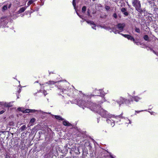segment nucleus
<instances>
[{
    "mask_svg": "<svg viewBox=\"0 0 158 158\" xmlns=\"http://www.w3.org/2000/svg\"><path fill=\"white\" fill-rule=\"evenodd\" d=\"M95 92H96V94H97L96 95L100 96L102 94L104 95V94L102 92V90H96Z\"/></svg>",
    "mask_w": 158,
    "mask_h": 158,
    "instance_id": "obj_12",
    "label": "nucleus"
},
{
    "mask_svg": "<svg viewBox=\"0 0 158 158\" xmlns=\"http://www.w3.org/2000/svg\"><path fill=\"white\" fill-rule=\"evenodd\" d=\"M134 99L135 101L137 102L139 101V100L140 99V98L138 97L135 96L134 98Z\"/></svg>",
    "mask_w": 158,
    "mask_h": 158,
    "instance_id": "obj_18",
    "label": "nucleus"
},
{
    "mask_svg": "<svg viewBox=\"0 0 158 158\" xmlns=\"http://www.w3.org/2000/svg\"><path fill=\"white\" fill-rule=\"evenodd\" d=\"M140 111H136V112H137L138 113H139V112H140Z\"/></svg>",
    "mask_w": 158,
    "mask_h": 158,
    "instance_id": "obj_38",
    "label": "nucleus"
},
{
    "mask_svg": "<svg viewBox=\"0 0 158 158\" xmlns=\"http://www.w3.org/2000/svg\"><path fill=\"white\" fill-rule=\"evenodd\" d=\"M105 9L106 10H109L110 9V7L108 6H106Z\"/></svg>",
    "mask_w": 158,
    "mask_h": 158,
    "instance_id": "obj_27",
    "label": "nucleus"
},
{
    "mask_svg": "<svg viewBox=\"0 0 158 158\" xmlns=\"http://www.w3.org/2000/svg\"><path fill=\"white\" fill-rule=\"evenodd\" d=\"M118 102H120L121 103H125L127 105H129V103H130V102L129 100H125L122 97H120L118 101Z\"/></svg>",
    "mask_w": 158,
    "mask_h": 158,
    "instance_id": "obj_7",
    "label": "nucleus"
},
{
    "mask_svg": "<svg viewBox=\"0 0 158 158\" xmlns=\"http://www.w3.org/2000/svg\"><path fill=\"white\" fill-rule=\"evenodd\" d=\"M154 52L155 53V54H156V53Z\"/></svg>",
    "mask_w": 158,
    "mask_h": 158,
    "instance_id": "obj_42",
    "label": "nucleus"
},
{
    "mask_svg": "<svg viewBox=\"0 0 158 158\" xmlns=\"http://www.w3.org/2000/svg\"><path fill=\"white\" fill-rule=\"evenodd\" d=\"M19 93L21 92V89H19V90L18 91Z\"/></svg>",
    "mask_w": 158,
    "mask_h": 158,
    "instance_id": "obj_35",
    "label": "nucleus"
},
{
    "mask_svg": "<svg viewBox=\"0 0 158 158\" xmlns=\"http://www.w3.org/2000/svg\"><path fill=\"white\" fill-rule=\"evenodd\" d=\"M17 98H19V97L18 96H17Z\"/></svg>",
    "mask_w": 158,
    "mask_h": 158,
    "instance_id": "obj_41",
    "label": "nucleus"
},
{
    "mask_svg": "<svg viewBox=\"0 0 158 158\" xmlns=\"http://www.w3.org/2000/svg\"><path fill=\"white\" fill-rule=\"evenodd\" d=\"M125 26L124 23H119L117 25L116 27L113 29V31L115 33H119L120 32L122 31L123 28Z\"/></svg>",
    "mask_w": 158,
    "mask_h": 158,
    "instance_id": "obj_2",
    "label": "nucleus"
},
{
    "mask_svg": "<svg viewBox=\"0 0 158 158\" xmlns=\"http://www.w3.org/2000/svg\"><path fill=\"white\" fill-rule=\"evenodd\" d=\"M7 9V5H5L2 8V11H5Z\"/></svg>",
    "mask_w": 158,
    "mask_h": 158,
    "instance_id": "obj_21",
    "label": "nucleus"
},
{
    "mask_svg": "<svg viewBox=\"0 0 158 158\" xmlns=\"http://www.w3.org/2000/svg\"><path fill=\"white\" fill-rule=\"evenodd\" d=\"M133 41L134 42V43H135L137 45H139V43L138 42L136 41L135 40V41Z\"/></svg>",
    "mask_w": 158,
    "mask_h": 158,
    "instance_id": "obj_29",
    "label": "nucleus"
},
{
    "mask_svg": "<svg viewBox=\"0 0 158 158\" xmlns=\"http://www.w3.org/2000/svg\"><path fill=\"white\" fill-rule=\"evenodd\" d=\"M87 15L89 16H90V13H89V10H88L87 11Z\"/></svg>",
    "mask_w": 158,
    "mask_h": 158,
    "instance_id": "obj_28",
    "label": "nucleus"
},
{
    "mask_svg": "<svg viewBox=\"0 0 158 158\" xmlns=\"http://www.w3.org/2000/svg\"><path fill=\"white\" fill-rule=\"evenodd\" d=\"M110 157H111V158H114V157L111 155H110Z\"/></svg>",
    "mask_w": 158,
    "mask_h": 158,
    "instance_id": "obj_36",
    "label": "nucleus"
},
{
    "mask_svg": "<svg viewBox=\"0 0 158 158\" xmlns=\"http://www.w3.org/2000/svg\"><path fill=\"white\" fill-rule=\"evenodd\" d=\"M103 101H104V102H105V99H104V98H103Z\"/></svg>",
    "mask_w": 158,
    "mask_h": 158,
    "instance_id": "obj_40",
    "label": "nucleus"
},
{
    "mask_svg": "<svg viewBox=\"0 0 158 158\" xmlns=\"http://www.w3.org/2000/svg\"><path fill=\"white\" fill-rule=\"evenodd\" d=\"M113 17H114V18H117V15H116V14L115 13H114V14H113Z\"/></svg>",
    "mask_w": 158,
    "mask_h": 158,
    "instance_id": "obj_30",
    "label": "nucleus"
},
{
    "mask_svg": "<svg viewBox=\"0 0 158 158\" xmlns=\"http://www.w3.org/2000/svg\"><path fill=\"white\" fill-rule=\"evenodd\" d=\"M26 9V7H23L21 8L18 11L19 13H20L24 12Z\"/></svg>",
    "mask_w": 158,
    "mask_h": 158,
    "instance_id": "obj_14",
    "label": "nucleus"
},
{
    "mask_svg": "<svg viewBox=\"0 0 158 158\" xmlns=\"http://www.w3.org/2000/svg\"><path fill=\"white\" fill-rule=\"evenodd\" d=\"M21 109L22 108L20 107L18 108V109L19 111H22L23 113H25L29 112H34L37 111V110H35L26 109L25 110H21Z\"/></svg>",
    "mask_w": 158,
    "mask_h": 158,
    "instance_id": "obj_6",
    "label": "nucleus"
},
{
    "mask_svg": "<svg viewBox=\"0 0 158 158\" xmlns=\"http://www.w3.org/2000/svg\"><path fill=\"white\" fill-rule=\"evenodd\" d=\"M86 22L87 23H88V24H89L91 26L92 28L93 29H94L95 30L96 29V26H95V24L94 23V22H93V21H86Z\"/></svg>",
    "mask_w": 158,
    "mask_h": 158,
    "instance_id": "obj_9",
    "label": "nucleus"
},
{
    "mask_svg": "<svg viewBox=\"0 0 158 158\" xmlns=\"http://www.w3.org/2000/svg\"><path fill=\"white\" fill-rule=\"evenodd\" d=\"M121 10L125 15L127 16L128 15V13L126 12V9L125 8H122L121 9Z\"/></svg>",
    "mask_w": 158,
    "mask_h": 158,
    "instance_id": "obj_10",
    "label": "nucleus"
},
{
    "mask_svg": "<svg viewBox=\"0 0 158 158\" xmlns=\"http://www.w3.org/2000/svg\"><path fill=\"white\" fill-rule=\"evenodd\" d=\"M56 82L53 81H49L48 82L46 83V84L51 85H54Z\"/></svg>",
    "mask_w": 158,
    "mask_h": 158,
    "instance_id": "obj_16",
    "label": "nucleus"
},
{
    "mask_svg": "<svg viewBox=\"0 0 158 158\" xmlns=\"http://www.w3.org/2000/svg\"><path fill=\"white\" fill-rule=\"evenodd\" d=\"M6 17H2L1 18V22H3L6 19Z\"/></svg>",
    "mask_w": 158,
    "mask_h": 158,
    "instance_id": "obj_24",
    "label": "nucleus"
},
{
    "mask_svg": "<svg viewBox=\"0 0 158 158\" xmlns=\"http://www.w3.org/2000/svg\"><path fill=\"white\" fill-rule=\"evenodd\" d=\"M135 31L136 32L139 33L140 32V30L139 28L136 27L135 28Z\"/></svg>",
    "mask_w": 158,
    "mask_h": 158,
    "instance_id": "obj_23",
    "label": "nucleus"
},
{
    "mask_svg": "<svg viewBox=\"0 0 158 158\" xmlns=\"http://www.w3.org/2000/svg\"><path fill=\"white\" fill-rule=\"evenodd\" d=\"M75 1L76 0H73V4L74 7H75Z\"/></svg>",
    "mask_w": 158,
    "mask_h": 158,
    "instance_id": "obj_26",
    "label": "nucleus"
},
{
    "mask_svg": "<svg viewBox=\"0 0 158 158\" xmlns=\"http://www.w3.org/2000/svg\"><path fill=\"white\" fill-rule=\"evenodd\" d=\"M34 2V1L33 0H30L27 3V5L28 6H29L31 4H32Z\"/></svg>",
    "mask_w": 158,
    "mask_h": 158,
    "instance_id": "obj_19",
    "label": "nucleus"
},
{
    "mask_svg": "<svg viewBox=\"0 0 158 158\" xmlns=\"http://www.w3.org/2000/svg\"><path fill=\"white\" fill-rule=\"evenodd\" d=\"M92 102H91V103ZM91 103L89 104V106H88L87 104H86V102H85V101L83 100H80L78 101L77 102V104L79 106H82V108L84 109L83 106L85 107H89L90 108V106H91L90 105Z\"/></svg>",
    "mask_w": 158,
    "mask_h": 158,
    "instance_id": "obj_5",
    "label": "nucleus"
},
{
    "mask_svg": "<svg viewBox=\"0 0 158 158\" xmlns=\"http://www.w3.org/2000/svg\"><path fill=\"white\" fill-rule=\"evenodd\" d=\"M93 1H94L95 0H93Z\"/></svg>",
    "mask_w": 158,
    "mask_h": 158,
    "instance_id": "obj_43",
    "label": "nucleus"
},
{
    "mask_svg": "<svg viewBox=\"0 0 158 158\" xmlns=\"http://www.w3.org/2000/svg\"><path fill=\"white\" fill-rule=\"evenodd\" d=\"M86 10V7L85 6H83L82 9V11L83 13H85Z\"/></svg>",
    "mask_w": 158,
    "mask_h": 158,
    "instance_id": "obj_22",
    "label": "nucleus"
},
{
    "mask_svg": "<svg viewBox=\"0 0 158 158\" xmlns=\"http://www.w3.org/2000/svg\"><path fill=\"white\" fill-rule=\"evenodd\" d=\"M63 124L64 125L67 126H70L72 125L71 124H70L66 120L64 121L63 122Z\"/></svg>",
    "mask_w": 158,
    "mask_h": 158,
    "instance_id": "obj_13",
    "label": "nucleus"
},
{
    "mask_svg": "<svg viewBox=\"0 0 158 158\" xmlns=\"http://www.w3.org/2000/svg\"><path fill=\"white\" fill-rule=\"evenodd\" d=\"M8 105H12L11 102L8 103Z\"/></svg>",
    "mask_w": 158,
    "mask_h": 158,
    "instance_id": "obj_37",
    "label": "nucleus"
},
{
    "mask_svg": "<svg viewBox=\"0 0 158 158\" xmlns=\"http://www.w3.org/2000/svg\"><path fill=\"white\" fill-rule=\"evenodd\" d=\"M26 128V126L25 125H23L19 129L20 130H21V131H23L25 130Z\"/></svg>",
    "mask_w": 158,
    "mask_h": 158,
    "instance_id": "obj_17",
    "label": "nucleus"
},
{
    "mask_svg": "<svg viewBox=\"0 0 158 158\" xmlns=\"http://www.w3.org/2000/svg\"><path fill=\"white\" fill-rule=\"evenodd\" d=\"M35 121V119L34 118H32L30 120V122L31 123H34Z\"/></svg>",
    "mask_w": 158,
    "mask_h": 158,
    "instance_id": "obj_25",
    "label": "nucleus"
},
{
    "mask_svg": "<svg viewBox=\"0 0 158 158\" xmlns=\"http://www.w3.org/2000/svg\"><path fill=\"white\" fill-rule=\"evenodd\" d=\"M43 93L45 96L47 94L46 92L45 91H44Z\"/></svg>",
    "mask_w": 158,
    "mask_h": 158,
    "instance_id": "obj_32",
    "label": "nucleus"
},
{
    "mask_svg": "<svg viewBox=\"0 0 158 158\" xmlns=\"http://www.w3.org/2000/svg\"><path fill=\"white\" fill-rule=\"evenodd\" d=\"M77 15H78L79 16V17H80V18H81V15H79L78 14V13H77Z\"/></svg>",
    "mask_w": 158,
    "mask_h": 158,
    "instance_id": "obj_33",
    "label": "nucleus"
},
{
    "mask_svg": "<svg viewBox=\"0 0 158 158\" xmlns=\"http://www.w3.org/2000/svg\"><path fill=\"white\" fill-rule=\"evenodd\" d=\"M127 120L129 122V123H131L130 121L129 120Z\"/></svg>",
    "mask_w": 158,
    "mask_h": 158,
    "instance_id": "obj_39",
    "label": "nucleus"
},
{
    "mask_svg": "<svg viewBox=\"0 0 158 158\" xmlns=\"http://www.w3.org/2000/svg\"><path fill=\"white\" fill-rule=\"evenodd\" d=\"M144 39L146 40H149V37L148 35H145L143 37Z\"/></svg>",
    "mask_w": 158,
    "mask_h": 158,
    "instance_id": "obj_20",
    "label": "nucleus"
},
{
    "mask_svg": "<svg viewBox=\"0 0 158 158\" xmlns=\"http://www.w3.org/2000/svg\"><path fill=\"white\" fill-rule=\"evenodd\" d=\"M122 35L125 37L127 38L128 39L132 41H135V39L132 36L128 35H124L123 34H122Z\"/></svg>",
    "mask_w": 158,
    "mask_h": 158,
    "instance_id": "obj_8",
    "label": "nucleus"
},
{
    "mask_svg": "<svg viewBox=\"0 0 158 158\" xmlns=\"http://www.w3.org/2000/svg\"><path fill=\"white\" fill-rule=\"evenodd\" d=\"M5 111V110H3L0 112V114H3Z\"/></svg>",
    "mask_w": 158,
    "mask_h": 158,
    "instance_id": "obj_31",
    "label": "nucleus"
},
{
    "mask_svg": "<svg viewBox=\"0 0 158 158\" xmlns=\"http://www.w3.org/2000/svg\"><path fill=\"white\" fill-rule=\"evenodd\" d=\"M54 116L56 119L61 120H63V119L59 115H55Z\"/></svg>",
    "mask_w": 158,
    "mask_h": 158,
    "instance_id": "obj_15",
    "label": "nucleus"
},
{
    "mask_svg": "<svg viewBox=\"0 0 158 158\" xmlns=\"http://www.w3.org/2000/svg\"><path fill=\"white\" fill-rule=\"evenodd\" d=\"M11 6V4H10L8 6V8H10Z\"/></svg>",
    "mask_w": 158,
    "mask_h": 158,
    "instance_id": "obj_34",
    "label": "nucleus"
},
{
    "mask_svg": "<svg viewBox=\"0 0 158 158\" xmlns=\"http://www.w3.org/2000/svg\"><path fill=\"white\" fill-rule=\"evenodd\" d=\"M0 104L6 107H10L12 106V105H8V103L6 102H1Z\"/></svg>",
    "mask_w": 158,
    "mask_h": 158,
    "instance_id": "obj_11",
    "label": "nucleus"
},
{
    "mask_svg": "<svg viewBox=\"0 0 158 158\" xmlns=\"http://www.w3.org/2000/svg\"><path fill=\"white\" fill-rule=\"evenodd\" d=\"M90 105L91 110L97 112L102 117L106 118L110 115L107 111L101 108L99 105L96 106V104L93 103H91Z\"/></svg>",
    "mask_w": 158,
    "mask_h": 158,
    "instance_id": "obj_1",
    "label": "nucleus"
},
{
    "mask_svg": "<svg viewBox=\"0 0 158 158\" xmlns=\"http://www.w3.org/2000/svg\"><path fill=\"white\" fill-rule=\"evenodd\" d=\"M107 117H108L109 118L107 119V122L108 123L110 124L111 126H114V122L115 121L116 118L114 115H109Z\"/></svg>",
    "mask_w": 158,
    "mask_h": 158,
    "instance_id": "obj_4",
    "label": "nucleus"
},
{
    "mask_svg": "<svg viewBox=\"0 0 158 158\" xmlns=\"http://www.w3.org/2000/svg\"><path fill=\"white\" fill-rule=\"evenodd\" d=\"M132 4L138 11L141 12L142 11L140 2L138 0H133Z\"/></svg>",
    "mask_w": 158,
    "mask_h": 158,
    "instance_id": "obj_3",
    "label": "nucleus"
}]
</instances>
